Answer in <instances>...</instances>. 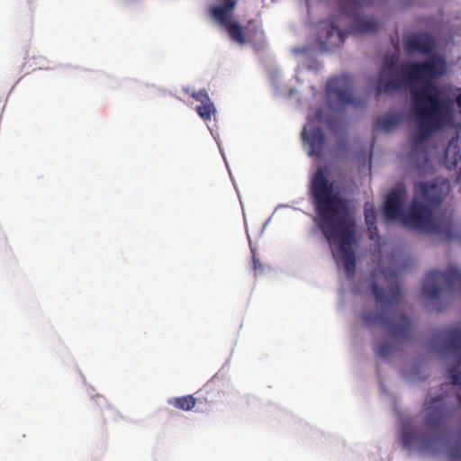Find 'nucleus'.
<instances>
[{
	"label": "nucleus",
	"instance_id": "412c9836",
	"mask_svg": "<svg viewBox=\"0 0 461 461\" xmlns=\"http://www.w3.org/2000/svg\"><path fill=\"white\" fill-rule=\"evenodd\" d=\"M185 92L191 97H193L194 99H195L196 101H202V91H198V92H195V91H189V89H185Z\"/></svg>",
	"mask_w": 461,
	"mask_h": 461
},
{
	"label": "nucleus",
	"instance_id": "5701e85b",
	"mask_svg": "<svg viewBox=\"0 0 461 461\" xmlns=\"http://www.w3.org/2000/svg\"><path fill=\"white\" fill-rule=\"evenodd\" d=\"M253 264H254V269L256 271H258L260 267V263L256 259L255 257L253 258Z\"/></svg>",
	"mask_w": 461,
	"mask_h": 461
},
{
	"label": "nucleus",
	"instance_id": "aec40b11",
	"mask_svg": "<svg viewBox=\"0 0 461 461\" xmlns=\"http://www.w3.org/2000/svg\"><path fill=\"white\" fill-rule=\"evenodd\" d=\"M451 98H452V104H453V110L455 111V99L456 101V104L460 109L461 112V89L455 88L453 86V90L451 92Z\"/></svg>",
	"mask_w": 461,
	"mask_h": 461
},
{
	"label": "nucleus",
	"instance_id": "9b49d317",
	"mask_svg": "<svg viewBox=\"0 0 461 461\" xmlns=\"http://www.w3.org/2000/svg\"><path fill=\"white\" fill-rule=\"evenodd\" d=\"M351 25L348 33L364 35L375 32L379 28V22L373 16H368L358 11L348 14Z\"/></svg>",
	"mask_w": 461,
	"mask_h": 461
},
{
	"label": "nucleus",
	"instance_id": "2eb2a0df",
	"mask_svg": "<svg viewBox=\"0 0 461 461\" xmlns=\"http://www.w3.org/2000/svg\"><path fill=\"white\" fill-rule=\"evenodd\" d=\"M195 403L196 400L192 395L175 397L170 398L168 400V404L182 411L192 410L194 407Z\"/></svg>",
	"mask_w": 461,
	"mask_h": 461
},
{
	"label": "nucleus",
	"instance_id": "f8f14e48",
	"mask_svg": "<svg viewBox=\"0 0 461 461\" xmlns=\"http://www.w3.org/2000/svg\"><path fill=\"white\" fill-rule=\"evenodd\" d=\"M402 121V116L401 113L389 112L376 119L375 128L381 132L389 133L394 131Z\"/></svg>",
	"mask_w": 461,
	"mask_h": 461
},
{
	"label": "nucleus",
	"instance_id": "a211bd4d",
	"mask_svg": "<svg viewBox=\"0 0 461 461\" xmlns=\"http://www.w3.org/2000/svg\"><path fill=\"white\" fill-rule=\"evenodd\" d=\"M203 120L210 119L211 115H214L216 109L214 104L210 101L207 95H203Z\"/></svg>",
	"mask_w": 461,
	"mask_h": 461
},
{
	"label": "nucleus",
	"instance_id": "dca6fc26",
	"mask_svg": "<svg viewBox=\"0 0 461 461\" xmlns=\"http://www.w3.org/2000/svg\"><path fill=\"white\" fill-rule=\"evenodd\" d=\"M365 218L370 232V238L375 240V237L376 236V227L375 226V217L374 206L370 203H366L365 204Z\"/></svg>",
	"mask_w": 461,
	"mask_h": 461
},
{
	"label": "nucleus",
	"instance_id": "ddd939ff",
	"mask_svg": "<svg viewBox=\"0 0 461 461\" xmlns=\"http://www.w3.org/2000/svg\"><path fill=\"white\" fill-rule=\"evenodd\" d=\"M406 47L410 51H419L424 54H428L433 50L432 43L425 36L410 38L406 42Z\"/></svg>",
	"mask_w": 461,
	"mask_h": 461
},
{
	"label": "nucleus",
	"instance_id": "f3484780",
	"mask_svg": "<svg viewBox=\"0 0 461 461\" xmlns=\"http://www.w3.org/2000/svg\"><path fill=\"white\" fill-rule=\"evenodd\" d=\"M320 67H321L320 64L316 60H314L313 59H312L310 56L307 55L303 58V61H300V64L298 66L297 72H296L297 73L296 77L299 79V76H300L301 72H303L306 68H309L311 70H317Z\"/></svg>",
	"mask_w": 461,
	"mask_h": 461
},
{
	"label": "nucleus",
	"instance_id": "423d86ee",
	"mask_svg": "<svg viewBox=\"0 0 461 461\" xmlns=\"http://www.w3.org/2000/svg\"><path fill=\"white\" fill-rule=\"evenodd\" d=\"M326 95L328 113L323 109H316L309 113L302 131L304 149L311 157H321L328 149L321 126L327 125L330 130L336 131L342 123L343 112L353 103L351 78L341 76L330 79L327 84Z\"/></svg>",
	"mask_w": 461,
	"mask_h": 461
},
{
	"label": "nucleus",
	"instance_id": "b1692460",
	"mask_svg": "<svg viewBox=\"0 0 461 461\" xmlns=\"http://www.w3.org/2000/svg\"><path fill=\"white\" fill-rule=\"evenodd\" d=\"M195 111L197 112L198 115H199L200 117H202V112H203L202 104L197 105V106H196V108H195Z\"/></svg>",
	"mask_w": 461,
	"mask_h": 461
},
{
	"label": "nucleus",
	"instance_id": "7ed1b4c3",
	"mask_svg": "<svg viewBox=\"0 0 461 461\" xmlns=\"http://www.w3.org/2000/svg\"><path fill=\"white\" fill-rule=\"evenodd\" d=\"M397 271L377 269L370 279L358 284L356 294L375 298V309L365 308L362 313L363 323L369 327L385 330L397 339H404L411 330V321L398 311L401 291L395 285Z\"/></svg>",
	"mask_w": 461,
	"mask_h": 461
},
{
	"label": "nucleus",
	"instance_id": "6e6552de",
	"mask_svg": "<svg viewBox=\"0 0 461 461\" xmlns=\"http://www.w3.org/2000/svg\"><path fill=\"white\" fill-rule=\"evenodd\" d=\"M440 339L444 341L441 352L451 365L449 375L452 383L456 386L457 397L461 403V329H453L443 332Z\"/></svg>",
	"mask_w": 461,
	"mask_h": 461
},
{
	"label": "nucleus",
	"instance_id": "1a4fd4ad",
	"mask_svg": "<svg viewBox=\"0 0 461 461\" xmlns=\"http://www.w3.org/2000/svg\"><path fill=\"white\" fill-rule=\"evenodd\" d=\"M236 5L234 0H225V2L212 10L213 19L223 26L228 32L232 41L243 45L247 42V37L241 25L233 20L232 10Z\"/></svg>",
	"mask_w": 461,
	"mask_h": 461
},
{
	"label": "nucleus",
	"instance_id": "f03ea898",
	"mask_svg": "<svg viewBox=\"0 0 461 461\" xmlns=\"http://www.w3.org/2000/svg\"><path fill=\"white\" fill-rule=\"evenodd\" d=\"M311 190L318 212L316 223L329 242L338 266L351 278L356 267L355 221L329 167L317 170Z\"/></svg>",
	"mask_w": 461,
	"mask_h": 461
},
{
	"label": "nucleus",
	"instance_id": "4be33fe9",
	"mask_svg": "<svg viewBox=\"0 0 461 461\" xmlns=\"http://www.w3.org/2000/svg\"><path fill=\"white\" fill-rule=\"evenodd\" d=\"M347 5H360V0H345Z\"/></svg>",
	"mask_w": 461,
	"mask_h": 461
},
{
	"label": "nucleus",
	"instance_id": "39448f33",
	"mask_svg": "<svg viewBox=\"0 0 461 461\" xmlns=\"http://www.w3.org/2000/svg\"><path fill=\"white\" fill-rule=\"evenodd\" d=\"M421 425L412 420L402 423V447L411 453H421L430 456H447L461 460V433L457 438H450L442 428L443 399L431 398L421 411Z\"/></svg>",
	"mask_w": 461,
	"mask_h": 461
},
{
	"label": "nucleus",
	"instance_id": "9d476101",
	"mask_svg": "<svg viewBox=\"0 0 461 461\" xmlns=\"http://www.w3.org/2000/svg\"><path fill=\"white\" fill-rule=\"evenodd\" d=\"M345 35L335 21L321 23L317 42L322 50H330L344 41Z\"/></svg>",
	"mask_w": 461,
	"mask_h": 461
},
{
	"label": "nucleus",
	"instance_id": "393cba45",
	"mask_svg": "<svg viewBox=\"0 0 461 461\" xmlns=\"http://www.w3.org/2000/svg\"><path fill=\"white\" fill-rule=\"evenodd\" d=\"M307 50H308V49H302V50L294 49V53H296V54H297L298 52L303 53V52H305V51H307Z\"/></svg>",
	"mask_w": 461,
	"mask_h": 461
},
{
	"label": "nucleus",
	"instance_id": "a878e982",
	"mask_svg": "<svg viewBox=\"0 0 461 461\" xmlns=\"http://www.w3.org/2000/svg\"><path fill=\"white\" fill-rule=\"evenodd\" d=\"M400 260V258L396 256H393V258H392V261L394 263V262H398Z\"/></svg>",
	"mask_w": 461,
	"mask_h": 461
},
{
	"label": "nucleus",
	"instance_id": "f257e3e1",
	"mask_svg": "<svg viewBox=\"0 0 461 461\" xmlns=\"http://www.w3.org/2000/svg\"><path fill=\"white\" fill-rule=\"evenodd\" d=\"M395 53L385 55L379 76L371 80L376 92H389L404 84H420L411 89V111L417 124L408 142L406 158L427 171L429 163L427 142L429 137L454 122L452 85L439 86L434 81L447 75L449 67L444 55L435 53L421 62L400 68Z\"/></svg>",
	"mask_w": 461,
	"mask_h": 461
},
{
	"label": "nucleus",
	"instance_id": "4468645a",
	"mask_svg": "<svg viewBox=\"0 0 461 461\" xmlns=\"http://www.w3.org/2000/svg\"><path fill=\"white\" fill-rule=\"evenodd\" d=\"M447 162L455 167L461 159V144L457 138L452 139L445 149Z\"/></svg>",
	"mask_w": 461,
	"mask_h": 461
},
{
	"label": "nucleus",
	"instance_id": "0eeeda50",
	"mask_svg": "<svg viewBox=\"0 0 461 461\" xmlns=\"http://www.w3.org/2000/svg\"><path fill=\"white\" fill-rule=\"evenodd\" d=\"M445 288L461 292V268L452 266L444 273L429 272L424 280L422 293L428 299H437Z\"/></svg>",
	"mask_w": 461,
	"mask_h": 461
},
{
	"label": "nucleus",
	"instance_id": "6ab92c4d",
	"mask_svg": "<svg viewBox=\"0 0 461 461\" xmlns=\"http://www.w3.org/2000/svg\"><path fill=\"white\" fill-rule=\"evenodd\" d=\"M392 349H393V345L388 344L386 342L380 344L377 348L378 354L382 357H388L392 352Z\"/></svg>",
	"mask_w": 461,
	"mask_h": 461
},
{
	"label": "nucleus",
	"instance_id": "20e7f679",
	"mask_svg": "<svg viewBox=\"0 0 461 461\" xmlns=\"http://www.w3.org/2000/svg\"><path fill=\"white\" fill-rule=\"evenodd\" d=\"M449 192V184L444 178L415 185L413 202L405 208L406 194L400 187L393 189L384 203V215L388 221H399L410 229L428 232H442V223L433 215L431 205L440 202Z\"/></svg>",
	"mask_w": 461,
	"mask_h": 461
}]
</instances>
